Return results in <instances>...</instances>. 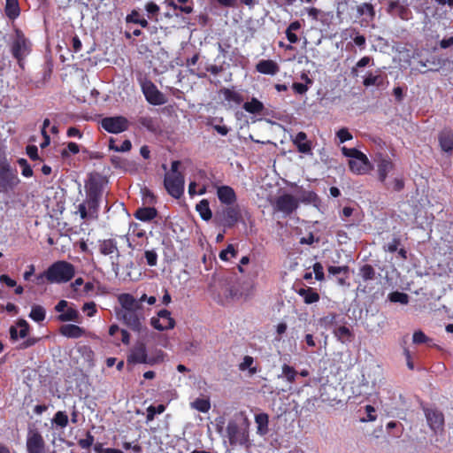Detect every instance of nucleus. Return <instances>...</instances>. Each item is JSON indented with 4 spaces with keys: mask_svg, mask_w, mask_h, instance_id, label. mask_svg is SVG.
Here are the masks:
<instances>
[{
    "mask_svg": "<svg viewBox=\"0 0 453 453\" xmlns=\"http://www.w3.org/2000/svg\"><path fill=\"white\" fill-rule=\"evenodd\" d=\"M313 272L317 280L322 281L325 279L323 265L319 262H316L313 265Z\"/></svg>",
    "mask_w": 453,
    "mask_h": 453,
    "instance_id": "nucleus-55",
    "label": "nucleus"
},
{
    "mask_svg": "<svg viewBox=\"0 0 453 453\" xmlns=\"http://www.w3.org/2000/svg\"><path fill=\"white\" fill-rule=\"evenodd\" d=\"M192 407L201 412H207V411H209V410L211 408V403L208 399L196 398L192 403Z\"/></svg>",
    "mask_w": 453,
    "mask_h": 453,
    "instance_id": "nucleus-43",
    "label": "nucleus"
},
{
    "mask_svg": "<svg viewBox=\"0 0 453 453\" xmlns=\"http://www.w3.org/2000/svg\"><path fill=\"white\" fill-rule=\"evenodd\" d=\"M150 325L158 331L170 330L175 326V320L168 310L162 309L150 319Z\"/></svg>",
    "mask_w": 453,
    "mask_h": 453,
    "instance_id": "nucleus-12",
    "label": "nucleus"
},
{
    "mask_svg": "<svg viewBox=\"0 0 453 453\" xmlns=\"http://www.w3.org/2000/svg\"><path fill=\"white\" fill-rule=\"evenodd\" d=\"M74 275V265L65 260L53 263L46 270L47 281L49 283H66L70 281Z\"/></svg>",
    "mask_w": 453,
    "mask_h": 453,
    "instance_id": "nucleus-3",
    "label": "nucleus"
},
{
    "mask_svg": "<svg viewBox=\"0 0 453 453\" xmlns=\"http://www.w3.org/2000/svg\"><path fill=\"white\" fill-rule=\"evenodd\" d=\"M82 311L87 312L88 317H93L96 313V307L94 302L85 303L82 306Z\"/></svg>",
    "mask_w": 453,
    "mask_h": 453,
    "instance_id": "nucleus-58",
    "label": "nucleus"
},
{
    "mask_svg": "<svg viewBox=\"0 0 453 453\" xmlns=\"http://www.w3.org/2000/svg\"><path fill=\"white\" fill-rule=\"evenodd\" d=\"M144 257L146 258L147 265L150 266H156L157 264V254L154 250H145Z\"/></svg>",
    "mask_w": 453,
    "mask_h": 453,
    "instance_id": "nucleus-51",
    "label": "nucleus"
},
{
    "mask_svg": "<svg viewBox=\"0 0 453 453\" xmlns=\"http://www.w3.org/2000/svg\"><path fill=\"white\" fill-rule=\"evenodd\" d=\"M196 211L199 213L202 219L208 221L211 219L212 213L210 209V204L207 199L201 200L196 206Z\"/></svg>",
    "mask_w": 453,
    "mask_h": 453,
    "instance_id": "nucleus-30",
    "label": "nucleus"
},
{
    "mask_svg": "<svg viewBox=\"0 0 453 453\" xmlns=\"http://www.w3.org/2000/svg\"><path fill=\"white\" fill-rule=\"evenodd\" d=\"M29 317L35 322L40 323L45 319L46 311L45 309L41 305H33Z\"/></svg>",
    "mask_w": 453,
    "mask_h": 453,
    "instance_id": "nucleus-37",
    "label": "nucleus"
},
{
    "mask_svg": "<svg viewBox=\"0 0 453 453\" xmlns=\"http://www.w3.org/2000/svg\"><path fill=\"white\" fill-rule=\"evenodd\" d=\"M131 148H132V143L127 139L123 141V142L121 143L120 146L114 145L112 139H111V141H110V149H111L115 151L126 152V151H129L131 150Z\"/></svg>",
    "mask_w": 453,
    "mask_h": 453,
    "instance_id": "nucleus-50",
    "label": "nucleus"
},
{
    "mask_svg": "<svg viewBox=\"0 0 453 453\" xmlns=\"http://www.w3.org/2000/svg\"><path fill=\"white\" fill-rule=\"evenodd\" d=\"M184 175H165L164 186L170 196L180 198L184 193Z\"/></svg>",
    "mask_w": 453,
    "mask_h": 453,
    "instance_id": "nucleus-11",
    "label": "nucleus"
},
{
    "mask_svg": "<svg viewBox=\"0 0 453 453\" xmlns=\"http://www.w3.org/2000/svg\"><path fill=\"white\" fill-rule=\"evenodd\" d=\"M360 275L365 281L373 280L375 278V270L371 265L365 264L360 268Z\"/></svg>",
    "mask_w": 453,
    "mask_h": 453,
    "instance_id": "nucleus-40",
    "label": "nucleus"
},
{
    "mask_svg": "<svg viewBox=\"0 0 453 453\" xmlns=\"http://www.w3.org/2000/svg\"><path fill=\"white\" fill-rule=\"evenodd\" d=\"M26 152H27V156L30 157V159H32V160L39 159L38 149L35 145H27L26 148Z\"/></svg>",
    "mask_w": 453,
    "mask_h": 453,
    "instance_id": "nucleus-60",
    "label": "nucleus"
},
{
    "mask_svg": "<svg viewBox=\"0 0 453 453\" xmlns=\"http://www.w3.org/2000/svg\"><path fill=\"white\" fill-rule=\"evenodd\" d=\"M254 363V358L250 356H245L243 357L242 362L239 365V369L241 371H245L247 369H250V372L251 373H255L257 372L256 368H251V365Z\"/></svg>",
    "mask_w": 453,
    "mask_h": 453,
    "instance_id": "nucleus-49",
    "label": "nucleus"
},
{
    "mask_svg": "<svg viewBox=\"0 0 453 453\" xmlns=\"http://www.w3.org/2000/svg\"><path fill=\"white\" fill-rule=\"evenodd\" d=\"M134 216L141 221L147 222L157 216V211L155 207H141L135 211Z\"/></svg>",
    "mask_w": 453,
    "mask_h": 453,
    "instance_id": "nucleus-23",
    "label": "nucleus"
},
{
    "mask_svg": "<svg viewBox=\"0 0 453 453\" xmlns=\"http://www.w3.org/2000/svg\"><path fill=\"white\" fill-rule=\"evenodd\" d=\"M357 12L360 15L368 14L371 19L375 17V10L372 4L370 3H363L362 4L357 6Z\"/></svg>",
    "mask_w": 453,
    "mask_h": 453,
    "instance_id": "nucleus-45",
    "label": "nucleus"
},
{
    "mask_svg": "<svg viewBox=\"0 0 453 453\" xmlns=\"http://www.w3.org/2000/svg\"><path fill=\"white\" fill-rule=\"evenodd\" d=\"M365 411L367 413V417L365 418H362V422H367V421H375L377 418V416L375 413V409L372 405H366L365 406Z\"/></svg>",
    "mask_w": 453,
    "mask_h": 453,
    "instance_id": "nucleus-59",
    "label": "nucleus"
},
{
    "mask_svg": "<svg viewBox=\"0 0 453 453\" xmlns=\"http://www.w3.org/2000/svg\"><path fill=\"white\" fill-rule=\"evenodd\" d=\"M26 448L27 453H43L45 441L42 434L35 428L29 429L27 435Z\"/></svg>",
    "mask_w": 453,
    "mask_h": 453,
    "instance_id": "nucleus-13",
    "label": "nucleus"
},
{
    "mask_svg": "<svg viewBox=\"0 0 453 453\" xmlns=\"http://www.w3.org/2000/svg\"><path fill=\"white\" fill-rule=\"evenodd\" d=\"M400 243H401V241L399 238H394L392 240V242L388 243L387 248H385V250L391 252V253L395 252L397 250Z\"/></svg>",
    "mask_w": 453,
    "mask_h": 453,
    "instance_id": "nucleus-63",
    "label": "nucleus"
},
{
    "mask_svg": "<svg viewBox=\"0 0 453 453\" xmlns=\"http://www.w3.org/2000/svg\"><path fill=\"white\" fill-rule=\"evenodd\" d=\"M220 93L224 96V98L228 102H234L239 104L243 101V97L240 93L230 88H224L220 90Z\"/></svg>",
    "mask_w": 453,
    "mask_h": 453,
    "instance_id": "nucleus-36",
    "label": "nucleus"
},
{
    "mask_svg": "<svg viewBox=\"0 0 453 453\" xmlns=\"http://www.w3.org/2000/svg\"><path fill=\"white\" fill-rule=\"evenodd\" d=\"M328 273L334 276L342 275V277L338 278V283L340 285H344L346 279L349 277V268L348 265L342 266H333L330 265L327 268Z\"/></svg>",
    "mask_w": 453,
    "mask_h": 453,
    "instance_id": "nucleus-25",
    "label": "nucleus"
},
{
    "mask_svg": "<svg viewBox=\"0 0 453 453\" xmlns=\"http://www.w3.org/2000/svg\"><path fill=\"white\" fill-rule=\"evenodd\" d=\"M217 196L221 203L232 205L236 202V194L230 186H221L217 189Z\"/></svg>",
    "mask_w": 453,
    "mask_h": 453,
    "instance_id": "nucleus-18",
    "label": "nucleus"
},
{
    "mask_svg": "<svg viewBox=\"0 0 453 453\" xmlns=\"http://www.w3.org/2000/svg\"><path fill=\"white\" fill-rule=\"evenodd\" d=\"M336 136L339 139L341 143H343V142L349 141L353 138L352 134L345 127H342L340 130H338L336 133Z\"/></svg>",
    "mask_w": 453,
    "mask_h": 453,
    "instance_id": "nucleus-53",
    "label": "nucleus"
},
{
    "mask_svg": "<svg viewBox=\"0 0 453 453\" xmlns=\"http://www.w3.org/2000/svg\"><path fill=\"white\" fill-rule=\"evenodd\" d=\"M69 418L65 411H57L52 419L51 424L55 428L64 429L68 426Z\"/></svg>",
    "mask_w": 453,
    "mask_h": 453,
    "instance_id": "nucleus-28",
    "label": "nucleus"
},
{
    "mask_svg": "<svg viewBox=\"0 0 453 453\" xmlns=\"http://www.w3.org/2000/svg\"><path fill=\"white\" fill-rule=\"evenodd\" d=\"M58 320L61 322L66 321H74L79 322L80 320V313L79 311L73 308L67 307L66 310L58 316Z\"/></svg>",
    "mask_w": 453,
    "mask_h": 453,
    "instance_id": "nucleus-31",
    "label": "nucleus"
},
{
    "mask_svg": "<svg viewBox=\"0 0 453 453\" xmlns=\"http://www.w3.org/2000/svg\"><path fill=\"white\" fill-rule=\"evenodd\" d=\"M319 199L318 195L314 191H305L303 193L302 202L313 203Z\"/></svg>",
    "mask_w": 453,
    "mask_h": 453,
    "instance_id": "nucleus-61",
    "label": "nucleus"
},
{
    "mask_svg": "<svg viewBox=\"0 0 453 453\" xmlns=\"http://www.w3.org/2000/svg\"><path fill=\"white\" fill-rule=\"evenodd\" d=\"M349 166L351 172L357 174H364L371 168V164H364L357 159H350L349 161Z\"/></svg>",
    "mask_w": 453,
    "mask_h": 453,
    "instance_id": "nucleus-35",
    "label": "nucleus"
},
{
    "mask_svg": "<svg viewBox=\"0 0 453 453\" xmlns=\"http://www.w3.org/2000/svg\"><path fill=\"white\" fill-rule=\"evenodd\" d=\"M59 333L67 338L77 339L85 334V330L77 325L65 324L60 326Z\"/></svg>",
    "mask_w": 453,
    "mask_h": 453,
    "instance_id": "nucleus-20",
    "label": "nucleus"
},
{
    "mask_svg": "<svg viewBox=\"0 0 453 453\" xmlns=\"http://www.w3.org/2000/svg\"><path fill=\"white\" fill-rule=\"evenodd\" d=\"M256 70L263 74L274 75L279 72L280 67L273 60L263 59L257 64Z\"/></svg>",
    "mask_w": 453,
    "mask_h": 453,
    "instance_id": "nucleus-19",
    "label": "nucleus"
},
{
    "mask_svg": "<svg viewBox=\"0 0 453 453\" xmlns=\"http://www.w3.org/2000/svg\"><path fill=\"white\" fill-rule=\"evenodd\" d=\"M121 310L118 312L119 318L132 331L141 333L146 329L143 325L145 320L142 304L131 294H121L119 296Z\"/></svg>",
    "mask_w": 453,
    "mask_h": 453,
    "instance_id": "nucleus-1",
    "label": "nucleus"
},
{
    "mask_svg": "<svg viewBox=\"0 0 453 453\" xmlns=\"http://www.w3.org/2000/svg\"><path fill=\"white\" fill-rule=\"evenodd\" d=\"M97 248L102 256L108 257L111 260L112 268L118 270L120 251L117 240L115 238L98 240Z\"/></svg>",
    "mask_w": 453,
    "mask_h": 453,
    "instance_id": "nucleus-6",
    "label": "nucleus"
},
{
    "mask_svg": "<svg viewBox=\"0 0 453 453\" xmlns=\"http://www.w3.org/2000/svg\"><path fill=\"white\" fill-rule=\"evenodd\" d=\"M242 108L249 113L259 114L263 111L265 106L262 102L253 97L250 102L244 103Z\"/></svg>",
    "mask_w": 453,
    "mask_h": 453,
    "instance_id": "nucleus-29",
    "label": "nucleus"
},
{
    "mask_svg": "<svg viewBox=\"0 0 453 453\" xmlns=\"http://www.w3.org/2000/svg\"><path fill=\"white\" fill-rule=\"evenodd\" d=\"M241 219V211L238 206H227L217 211L214 217L215 222L225 227L232 228Z\"/></svg>",
    "mask_w": 453,
    "mask_h": 453,
    "instance_id": "nucleus-9",
    "label": "nucleus"
},
{
    "mask_svg": "<svg viewBox=\"0 0 453 453\" xmlns=\"http://www.w3.org/2000/svg\"><path fill=\"white\" fill-rule=\"evenodd\" d=\"M142 91L148 101L152 105L164 104L166 100L162 92H160L157 86L148 78L139 79Z\"/></svg>",
    "mask_w": 453,
    "mask_h": 453,
    "instance_id": "nucleus-8",
    "label": "nucleus"
},
{
    "mask_svg": "<svg viewBox=\"0 0 453 453\" xmlns=\"http://www.w3.org/2000/svg\"><path fill=\"white\" fill-rule=\"evenodd\" d=\"M146 346L142 342L137 343L130 351L127 357L128 363L146 364L148 362Z\"/></svg>",
    "mask_w": 453,
    "mask_h": 453,
    "instance_id": "nucleus-15",
    "label": "nucleus"
},
{
    "mask_svg": "<svg viewBox=\"0 0 453 453\" xmlns=\"http://www.w3.org/2000/svg\"><path fill=\"white\" fill-rule=\"evenodd\" d=\"M226 432L231 446H248L249 432L235 420L228 421Z\"/></svg>",
    "mask_w": 453,
    "mask_h": 453,
    "instance_id": "nucleus-5",
    "label": "nucleus"
},
{
    "mask_svg": "<svg viewBox=\"0 0 453 453\" xmlns=\"http://www.w3.org/2000/svg\"><path fill=\"white\" fill-rule=\"evenodd\" d=\"M334 334L342 343L351 342L354 336L350 329L345 326H341L334 329Z\"/></svg>",
    "mask_w": 453,
    "mask_h": 453,
    "instance_id": "nucleus-32",
    "label": "nucleus"
},
{
    "mask_svg": "<svg viewBox=\"0 0 453 453\" xmlns=\"http://www.w3.org/2000/svg\"><path fill=\"white\" fill-rule=\"evenodd\" d=\"M298 200L290 194L278 196L274 203L275 209L287 216L292 214L298 208Z\"/></svg>",
    "mask_w": 453,
    "mask_h": 453,
    "instance_id": "nucleus-14",
    "label": "nucleus"
},
{
    "mask_svg": "<svg viewBox=\"0 0 453 453\" xmlns=\"http://www.w3.org/2000/svg\"><path fill=\"white\" fill-rule=\"evenodd\" d=\"M101 126L108 133L119 134L128 129L129 122L124 116L105 117L101 120Z\"/></svg>",
    "mask_w": 453,
    "mask_h": 453,
    "instance_id": "nucleus-10",
    "label": "nucleus"
},
{
    "mask_svg": "<svg viewBox=\"0 0 453 453\" xmlns=\"http://www.w3.org/2000/svg\"><path fill=\"white\" fill-rule=\"evenodd\" d=\"M94 442L95 437L89 431L86 432L85 438L79 439L77 441L78 446L82 449H89L91 446L94 444Z\"/></svg>",
    "mask_w": 453,
    "mask_h": 453,
    "instance_id": "nucleus-41",
    "label": "nucleus"
},
{
    "mask_svg": "<svg viewBox=\"0 0 453 453\" xmlns=\"http://www.w3.org/2000/svg\"><path fill=\"white\" fill-rule=\"evenodd\" d=\"M11 50L13 58H16L19 65L23 67L22 62L30 53L31 44L24 34L19 29L16 30L15 39L12 44Z\"/></svg>",
    "mask_w": 453,
    "mask_h": 453,
    "instance_id": "nucleus-7",
    "label": "nucleus"
},
{
    "mask_svg": "<svg viewBox=\"0 0 453 453\" xmlns=\"http://www.w3.org/2000/svg\"><path fill=\"white\" fill-rule=\"evenodd\" d=\"M438 141L441 150L451 155L453 152V131L445 128L439 133Z\"/></svg>",
    "mask_w": 453,
    "mask_h": 453,
    "instance_id": "nucleus-16",
    "label": "nucleus"
},
{
    "mask_svg": "<svg viewBox=\"0 0 453 453\" xmlns=\"http://www.w3.org/2000/svg\"><path fill=\"white\" fill-rule=\"evenodd\" d=\"M19 183L17 169L12 168L5 159L0 161V193L7 194Z\"/></svg>",
    "mask_w": 453,
    "mask_h": 453,
    "instance_id": "nucleus-4",
    "label": "nucleus"
},
{
    "mask_svg": "<svg viewBox=\"0 0 453 453\" xmlns=\"http://www.w3.org/2000/svg\"><path fill=\"white\" fill-rule=\"evenodd\" d=\"M80 151L79 145L75 142H68L66 149L63 150L62 151V157H69L70 154H77Z\"/></svg>",
    "mask_w": 453,
    "mask_h": 453,
    "instance_id": "nucleus-52",
    "label": "nucleus"
},
{
    "mask_svg": "<svg viewBox=\"0 0 453 453\" xmlns=\"http://www.w3.org/2000/svg\"><path fill=\"white\" fill-rule=\"evenodd\" d=\"M145 10L150 15H157L159 12V6L154 2H150L145 5Z\"/></svg>",
    "mask_w": 453,
    "mask_h": 453,
    "instance_id": "nucleus-64",
    "label": "nucleus"
},
{
    "mask_svg": "<svg viewBox=\"0 0 453 453\" xmlns=\"http://www.w3.org/2000/svg\"><path fill=\"white\" fill-rule=\"evenodd\" d=\"M4 12L9 19H16L19 15V6L18 0H6Z\"/></svg>",
    "mask_w": 453,
    "mask_h": 453,
    "instance_id": "nucleus-33",
    "label": "nucleus"
},
{
    "mask_svg": "<svg viewBox=\"0 0 453 453\" xmlns=\"http://www.w3.org/2000/svg\"><path fill=\"white\" fill-rule=\"evenodd\" d=\"M412 341L415 344H422L426 343L429 338L421 330H418L414 332Z\"/></svg>",
    "mask_w": 453,
    "mask_h": 453,
    "instance_id": "nucleus-54",
    "label": "nucleus"
},
{
    "mask_svg": "<svg viewBox=\"0 0 453 453\" xmlns=\"http://www.w3.org/2000/svg\"><path fill=\"white\" fill-rule=\"evenodd\" d=\"M102 194L101 183L91 176L86 184V199L78 205V211L82 219H97Z\"/></svg>",
    "mask_w": 453,
    "mask_h": 453,
    "instance_id": "nucleus-2",
    "label": "nucleus"
},
{
    "mask_svg": "<svg viewBox=\"0 0 453 453\" xmlns=\"http://www.w3.org/2000/svg\"><path fill=\"white\" fill-rule=\"evenodd\" d=\"M338 315L334 312L328 313L326 316L321 319V323L326 326H332L336 322Z\"/></svg>",
    "mask_w": 453,
    "mask_h": 453,
    "instance_id": "nucleus-57",
    "label": "nucleus"
},
{
    "mask_svg": "<svg viewBox=\"0 0 453 453\" xmlns=\"http://www.w3.org/2000/svg\"><path fill=\"white\" fill-rule=\"evenodd\" d=\"M384 78L380 74L374 75L372 73H369L363 81L365 87L370 86H377L380 87L383 84Z\"/></svg>",
    "mask_w": 453,
    "mask_h": 453,
    "instance_id": "nucleus-38",
    "label": "nucleus"
},
{
    "mask_svg": "<svg viewBox=\"0 0 453 453\" xmlns=\"http://www.w3.org/2000/svg\"><path fill=\"white\" fill-rule=\"evenodd\" d=\"M306 134L301 131L296 134L295 139L293 140V142L296 146L298 151L304 154L310 153L311 151V142L310 141H306Z\"/></svg>",
    "mask_w": 453,
    "mask_h": 453,
    "instance_id": "nucleus-22",
    "label": "nucleus"
},
{
    "mask_svg": "<svg viewBox=\"0 0 453 453\" xmlns=\"http://www.w3.org/2000/svg\"><path fill=\"white\" fill-rule=\"evenodd\" d=\"M177 11L185 14H190L194 11L193 0H177Z\"/></svg>",
    "mask_w": 453,
    "mask_h": 453,
    "instance_id": "nucleus-39",
    "label": "nucleus"
},
{
    "mask_svg": "<svg viewBox=\"0 0 453 453\" xmlns=\"http://www.w3.org/2000/svg\"><path fill=\"white\" fill-rule=\"evenodd\" d=\"M282 373L289 383L295 382L297 372L294 367L284 364L282 365Z\"/></svg>",
    "mask_w": 453,
    "mask_h": 453,
    "instance_id": "nucleus-47",
    "label": "nucleus"
},
{
    "mask_svg": "<svg viewBox=\"0 0 453 453\" xmlns=\"http://www.w3.org/2000/svg\"><path fill=\"white\" fill-rule=\"evenodd\" d=\"M388 299L393 303L406 304L409 301V296L405 293L395 291L388 295Z\"/></svg>",
    "mask_w": 453,
    "mask_h": 453,
    "instance_id": "nucleus-44",
    "label": "nucleus"
},
{
    "mask_svg": "<svg viewBox=\"0 0 453 453\" xmlns=\"http://www.w3.org/2000/svg\"><path fill=\"white\" fill-rule=\"evenodd\" d=\"M137 122L150 132H157L158 128L157 121L150 116H140Z\"/></svg>",
    "mask_w": 453,
    "mask_h": 453,
    "instance_id": "nucleus-34",
    "label": "nucleus"
},
{
    "mask_svg": "<svg viewBox=\"0 0 453 453\" xmlns=\"http://www.w3.org/2000/svg\"><path fill=\"white\" fill-rule=\"evenodd\" d=\"M165 406L164 404H158L157 406L150 405L147 409L146 420L147 422L152 421L156 414H161L165 411Z\"/></svg>",
    "mask_w": 453,
    "mask_h": 453,
    "instance_id": "nucleus-42",
    "label": "nucleus"
},
{
    "mask_svg": "<svg viewBox=\"0 0 453 453\" xmlns=\"http://www.w3.org/2000/svg\"><path fill=\"white\" fill-rule=\"evenodd\" d=\"M297 294L303 298L306 304H311L319 300V293L311 287L298 289Z\"/></svg>",
    "mask_w": 453,
    "mask_h": 453,
    "instance_id": "nucleus-24",
    "label": "nucleus"
},
{
    "mask_svg": "<svg viewBox=\"0 0 453 453\" xmlns=\"http://www.w3.org/2000/svg\"><path fill=\"white\" fill-rule=\"evenodd\" d=\"M18 326H19V338H26L29 333V325L28 323L24 320V319H20L18 323Z\"/></svg>",
    "mask_w": 453,
    "mask_h": 453,
    "instance_id": "nucleus-56",
    "label": "nucleus"
},
{
    "mask_svg": "<svg viewBox=\"0 0 453 453\" xmlns=\"http://www.w3.org/2000/svg\"><path fill=\"white\" fill-rule=\"evenodd\" d=\"M342 151L345 157L357 159L360 162H363L364 164H369L368 157L362 151H360L359 150H357L356 148L349 149L346 147H342Z\"/></svg>",
    "mask_w": 453,
    "mask_h": 453,
    "instance_id": "nucleus-27",
    "label": "nucleus"
},
{
    "mask_svg": "<svg viewBox=\"0 0 453 453\" xmlns=\"http://www.w3.org/2000/svg\"><path fill=\"white\" fill-rule=\"evenodd\" d=\"M237 251L233 244H228L227 247L219 252V258L223 261H228L230 257H235Z\"/></svg>",
    "mask_w": 453,
    "mask_h": 453,
    "instance_id": "nucleus-48",
    "label": "nucleus"
},
{
    "mask_svg": "<svg viewBox=\"0 0 453 453\" xmlns=\"http://www.w3.org/2000/svg\"><path fill=\"white\" fill-rule=\"evenodd\" d=\"M17 163L21 167V174L26 178H30L33 176L34 172L28 164L27 160L26 158H19L17 160Z\"/></svg>",
    "mask_w": 453,
    "mask_h": 453,
    "instance_id": "nucleus-46",
    "label": "nucleus"
},
{
    "mask_svg": "<svg viewBox=\"0 0 453 453\" xmlns=\"http://www.w3.org/2000/svg\"><path fill=\"white\" fill-rule=\"evenodd\" d=\"M292 88H293V90L296 94L303 95V94H305L307 92L308 86L306 84H303V83L294 82L293 85H292Z\"/></svg>",
    "mask_w": 453,
    "mask_h": 453,
    "instance_id": "nucleus-62",
    "label": "nucleus"
},
{
    "mask_svg": "<svg viewBox=\"0 0 453 453\" xmlns=\"http://www.w3.org/2000/svg\"><path fill=\"white\" fill-rule=\"evenodd\" d=\"M378 175L380 182L385 183L388 174L394 169L391 159L383 157L378 162Z\"/></svg>",
    "mask_w": 453,
    "mask_h": 453,
    "instance_id": "nucleus-21",
    "label": "nucleus"
},
{
    "mask_svg": "<svg viewBox=\"0 0 453 453\" xmlns=\"http://www.w3.org/2000/svg\"><path fill=\"white\" fill-rule=\"evenodd\" d=\"M255 422L257 424V434L265 435L268 434L269 416L266 413H259L255 416Z\"/></svg>",
    "mask_w": 453,
    "mask_h": 453,
    "instance_id": "nucleus-26",
    "label": "nucleus"
},
{
    "mask_svg": "<svg viewBox=\"0 0 453 453\" xmlns=\"http://www.w3.org/2000/svg\"><path fill=\"white\" fill-rule=\"evenodd\" d=\"M425 415L430 428L434 431L442 427L444 424L443 414L434 409H426Z\"/></svg>",
    "mask_w": 453,
    "mask_h": 453,
    "instance_id": "nucleus-17",
    "label": "nucleus"
}]
</instances>
